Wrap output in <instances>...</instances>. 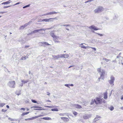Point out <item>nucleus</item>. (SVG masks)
Returning a JSON list of instances; mask_svg holds the SVG:
<instances>
[{"instance_id": "1", "label": "nucleus", "mask_w": 123, "mask_h": 123, "mask_svg": "<svg viewBox=\"0 0 123 123\" xmlns=\"http://www.w3.org/2000/svg\"><path fill=\"white\" fill-rule=\"evenodd\" d=\"M97 71L98 73L100 75V78H98V79L100 80V78L103 79L104 78V75L105 74V72L104 70L101 69L100 68H98L97 69Z\"/></svg>"}, {"instance_id": "2", "label": "nucleus", "mask_w": 123, "mask_h": 123, "mask_svg": "<svg viewBox=\"0 0 123 123\" xmlns=\"http://www.w3.org/2000/svg\"><path fill=\"white\" fill-rule=\"evenodd\" d=\"M15 82L14 81H10L7 83L8 86L10 88H14L15 87Z\"/></svg>"}, {"instance_id": "3", "label": "nucleus", "mask_w": 123, "mask_h": 123, "mask_svg": "<svg viewBox=\"0 0 123 123\" xmlns=\"http://www.w3.org/2000/svg\"><path fill=\"white\" fill-rule=\"evenodd\" d=\"M47 29L45 28L41 29H39L36 30L31 32V34L35 33L41 31H45Z\"/></svg>"}, {"instance_id": "4", "label": "nucleus", "mask_w": 123, "mask_h": 123, "mask_svg": "<svg viewBox=\"0 0 123 123\" xmlns=\"http://www.w3.org/2000/svg\"><path fill=\"white\" fill-rule=\"evenodd\" d=\"M121 54L120 53L119 55L117 56V58H119V63L123 65V58L122 57L120 56Z\"/></svg>"}, {"instance_id": "5", "label": "nucleus", "mask_w": 123, "mask_h": 123, "mask_svg": "<svg viewBox=\"0 0 123 123\" xmlns=\"http://www.w3.org/2000/svg\"><path fill=\"white\" fill-rule=\"evenodd\" d=\"M111 79L109 80V82L111 85H114L113 83L115 80V77L113 76H111Z\"/></svg>"}, {"instance_id": "6", "label": "nucleus", "mask_w": 123, "mask_h": 123, "mask_svg": "<svg viewBox=\"0 0 123 123\" xmlns=\"http://www.w3.org/2000/svg\"><path fill=\"white\" fill-rule=\"evenodd\" d=\"M96 101V104H101L102 102V99L99 98H96L95 99Z\"/></svg>"}, {"instance_id": "7", "label": "nucleus", "mask_w": 123, "mask_h": 123, "mask_svg": "<svg viewBox=\"0 0 123 123\" xmlns=\"http://www.w3.org/2000/svg\"><path fill=\"white\" fill-rule=\"evenodd\" d=\"M103 8H97L94 11L95 13H98L102 11L104 9Z\"/></svg>"}, {"instance_id": "8", "label": "nucleus", "mask_w": 123, "mask_h": 123, "mask_svg": "<svg viewBox=\"0 0 123 123\" xmlns=\"http://www.w3.org/2000/svg\"><path fill=\"white\" fill-rule=\"evenodd\" d=\"M89 28L92 31V30H94L96 31L99 30V29L97 28L95 26L92 25L91 26H90L89 27Z\"/></svg>"}, {"instance_id": "9", "label": "nucleus", "mask_w": 123, "mask_h": 123, "mask_svg": "<svg viewBox=\"0 0 123 123\" xmlns=\"http://www.w3.org/2000/svg\"><path fill=\"white\" fill-rule=\"evenodd\" d=\"M58 12H56L55 11L54 12H49L47 13L46 14H45L43 15H40V16H45L47 15H52L53 14H56L57 13H58Z\"/></svg>"}, {"instance_id": "10", "label": "nucleus", "mask_w": 123, "mask_h": 123, "mask_svg": "<svg viewBox=\"0 0 123 123\" xmlns=\"http://www.w3.org/2000/svg\"><path fill=\"white\" fill-rule=\"evenodd\" d=\"M61 54L58 55H53L52 57L54 59V60L58 59L59 58H61Z\"/></svg>"}, {"instance_id": "11", "label": "nucleus", "mask_w": 123, "mask_h": 123, "mask_svg": "<svg viewBox=\"0 0 123 123\" xmlns=\"http://www.w3.org/2000/svg\"><path fill=\"white\" fill-rule=\"evenodd\" d=\"M43 116L42 115H40L37 116H35L31 118H28V120H31L36 119L38 117H40Z\"/></svg>"}, {"instance_id": "12", "label": "nucleus", "mask_w": 123, "mask_h": 123, "mask_svg": "<svg viewBox=\"0 0 123 123\" xmlns=\"http://www.w3.org/2000/svg\"><path fill=\"white\" fill-rule=\"evenodd\" d=\"M61 58H67L69 56V55L67 54H61Z\"/></svg>"}, {"instance_id": "13", "label": "nucleus", "mask_w": 123, "mask_h": 123, "mask_svg": "<svg viewBox=\"0 0 123 123\" xmlns=\"http://www.w3.org/2000/svg\"><path fill=\"white\" fill-rule=\"evenodd\" d=\"M83 44H86L85 43H82L80 45V46L82 48H84V49H86L87 48L88 49L89 46L86 47L83 45Z\"/></svg>"}, {"instance_id": "14", "label": "nucleus", "mask_w": 123, "mask_h": 123, "mask_svg": "<svg viewBox=\"0 0 123 123\" xmlns=\"http://www.w3.org/2000/svg\"><path fill=\"white\" fill-rule=\"evenodd\" d=\"M61 118L64 122H68L69 121V119L66 117H62Z\"/></svg>"}, {"instance_id": "15", "label": "nucleus", "mask_w": 123, "mask_h": 123, "mask_svg": "<svg viewBox=\"0 0 123 123\" xmlns=\"http://www.w3.org/2000/svg\"><path fill=\"white\" fill-rule=\"evenodd\" d=\"M73 106L74 107L79 109H80L82 108V107L81 106L79 105L78 104H74L73 105Z\"/></svg>"}, {"instance_id": "16", "label": "nucleus", "mask_w": 123, "mask_h": 123, "mask_svg": "<svg viewBox=\"0 0 123 123\" xmlns=\"http://www.w3.org/2000/svg\"><path fill=\"white\" fill-rule=\"evenodd\" d=\"M90 115H85L83 116L84 118L85 119H88L90 118Z\"/></svg>"}, {"instance_id": "17", "label": "nucleus", "mask_w": 123, "mask_h": 123, "mask_svg": "<svg viewBox=\"0 0 123 123\" xmlns=\"http://www.w3.org/2000/svg\"><path fill=\"white\" fill-rule=\"evenodd\" d=\"M94 103H95L96 104V101L95 99H92L90 103V104L92 105Z\"/></svg>"}, {"instance_id": "18", "label": "nucleus", "mask_w": 123, "mask_h": 123, "mask_svg": "<svg viewBox=\"0 0 123 123\" xmlns=\"http://www.w3.org/2000/svg\"><path fill=\"white\" fill-rule=\"evenodd\" d=\"M100 118V116H97L96 117L94 120V121L95 122H96L97 121L99 120V119Z\"/></svg>"}, {"instance_id": "19", "label": "nucleus", "mask_w": 123, "mask_h": 123, "mask_svg": "<svg viewBox=\"0 0 123 123\" xmlns=\"http://www.w3.org/2000/svg\"><path fill=\"white\" fill-rule=\"evenodd\" d=\"M41 119H44L46 120H50L52 119L51 118L49 117H44L41 118Z\"/></svg>"}, {"instance_id": "20", "label": "nucleus", "mask_w": 123, "mask_h": 123, "mask_svg": "<svg viewBox=\"0 0 123 123\" xmlns=\"http://www.w3.org/2000/svg\"><path fill=\"white\" fill-rule=\"evenodd\" d=\"M94 0H88L87 1H86L85 2V3H87V4L88 5H90V2H91L93 1Z\"/></svg>"}, {"instance_id": "21", "label": "nucleus", "mask_w": 123, "mask_h": 123, "mask_svg": "<svg viewBox=\"0 0 123 123\" xmlns=\"http://www.w3.org/2000/svg\"><path fill=\"white\" fill-rule=\"evenodd\" d=\"M50 35L51 36H52L54 38L55 37H56V36L54 35L53 32H50Z\"/></svg>"}, {"instance_id": "22", "label": "nucleus", "mask_w": 123, "mask_h": 123, "mask_svg": "<svg viewBox=\"0 0 123 123\" xmlns=\"http://www.w3.org/2000/svg\"><path fill=\"white\" fill-rule=\"evenodd\" d=\"M51 19L47 18L43 19L42 20V21H45L46 22H49V20Z\"/></svg>"}, {"instance_id": "23", "label": "nucleus", "mask_w": 123, "mask_h": 123, "mask_svg": "<svg viewBox=\"0 0 123 123\" xmlns=\"http://www.w3.org/2000/svg\"><path fill=\"white\" fill-rule=\"evenodd\" d=\"M107 93L106 92H105L104 93V98L105 99H107Z\"/></svg>"}, {"instance_id": "24", "label": "nucleus", "mask_w": 123, "mask_h": 123, "mask_svg": "<svg viewBox=\"0 0 123 123\" xmlns=\"http://www.w3.org/2000/svg\"><path fill=\"white\" fill-rule=\"evenodd\" d=\"M27 24H25L24 25L21 26L20 27V29H23L25 28V27L27 25Z\"/></svg>"}, {"instance_id": "25", "label": "nucleus", "mask_w": 123, "mask_h": 123, "mask_svg": "<svg viewBox=\"0 0 123 123\" xmlns=\"http://www.w3.org/2000/svg\"><path fill=\"white\" fill-rule=\"evenodd\" d=\"M49 19H51L49 20V22H52L54 20V19H57V18H56L55 17L54 18H49Z\"/></svg>"}, {"instance_id": "26", "label": "nucleus", "mask_w": 123, "mask_h": 123, "mask_svg": "<svg viewBox=\"0 0 123 123\" xmlns=\"http://www.w3.org/2000/svg\"><path fill=\"white\" fill-rule=\"evenodd\" d=\"M8 119L9 120H10V121H17V119H12L10 117H9L8 118Z\"/></svg>"}, {"instance_id": "27", "label": "nucleus", "mask_w": 123, "mask_h": 123, "mask_svg": "<svg viewBox=\"0 0 123 123\" xmlns=\"http://www.w3.org/2000/svg\"><path fill=\"white\" fill-rule=\"evenodd\" d=\"M103 60H104V61H105V62H108L109 61H110L111 60L110 59H108L105 58H104L103 59Z\"/></svg>"}, {"instance_id": "28", "label": "nucleus", "mask_w": 123, "mask_h": 123, "mask_svg": "<svg viewBox=\"0 0 123 123\" xmlns=\"http://www.w3.org/2000/svg\"><path fill=\"white\" fill-rule=\"evenodd\" d=\"M21 82L25 84V83H27L28 82V80H21Z\"/></svg>"}, {"instance_id": "29", "label": "nucleus", "mask_w": 123, "mask_h": 123, "mask_svg": "<svg viewBox=\"0 0 123 123\" xmlns=\"http://www.w3.org/2000/svg\"><path fill=\"white\" fill-rule=\"evenodd\" d=\"M28 57H26L25 56L24 57V56H22V57L21 58V60H25L26 58H28Z\"/></svg>"}, {"instance_id": "30", "label": "nucleus", "mask_w": 123, "mask_h": 123, "mask_svg": "<svg viewBox=\"0 0 123 123\" xmlns=\"http://www.w3.org/2000/svg\"><path fill=\"white\" fill-rule=\"evenodd\" d=\"M29 112H28L24 113H23L22 114H21V115L22 116H24L25 115L28 114L29 113Z\"/></svg>"}, {"instance_id": "31", "label": "nucleus", "mask_w": 123, "mask_h": 123, "mask_svg": "<svg viewBox=\"0 0 123 123\" xmlns=\"http://www.w3.org/2000/svg\"><path fill=\"white\" fill-rule=\"evenodd\" d=\"M43 44H44V45H50L48 43L46 42H43Z\"/></svg>"}, {"instance_id": "32", "label": "nucleus", "mask_w": 123, "mask_h": 123, "mask_svg": "<svg viewBox=\"0 0 123 123\" xmlns=\"http://www.w3.org/2000/svg\"><path fill=\"white\" fill-rule=\"evenodd\" d=\"M51 110L52 111H58V110L57 108H55V109H51Z\"/></svg>"}, {"instance_id": "33", "label": "nucleus", "mask_w": 123, "mask_h": 123, "mask_svg": "<svg viewBox=\"0 0 123 123\" xmlns=\"http://www.w3.org/2000/svg\"><path fill=\"white\" fill-rule=\"evenodd\" d=\"M55 40L56 39H61V38L59 37H57L56 36V37L54 38Z\"/></svg>"}, {"instance_id": "34", "label": "nucleus", "mask_w": 123, "mask_h": 123, "mask_svg": "<svg viewBox=\"0 0 123 123\" xmlns=\"http://www.w3.org/2000/svg\"><path fill=\"white\" fill-rule=\"evenodd\" d=\"M43 42H39V45L40 46H43L44 45V44H43Z\"/></svg>"}, {"instance_id": "35", "label": "nucleus", "mask_w": 123, "mask_h": 123, "mask_svg": "<svg viewBox=\"0 0 123 123\" xmlns=\"http://www.w3.org/2000/svg\"><path fill=\"white\" fill-rule=\"evenodd\" d=\"M109 109L111 110V111H112L114 109V108L113 107V106H111L110 107H109Z\"/></svg>"}, {"instance_id": "36", "label": "nucleus", "mask_w": 123, "mask_h": 123, "mask_svg": "<svg viewBox=\"0 0 123 123\" xmlns=\"http://www.w3.org/2000/svg\"><path fill=\"white\" fill-rule=\"evenodd\" d=\"M5 105V104L2 103H0V106L1 107H3Z\"/></svg>"}, {"instance_id": "37", "label": "nucleus", "mask_w": 123, "mask_h": 123, "mask_svg": "<svg viewBox=\"0 0 123 123\" xmlns=\"http://www.w3.org/2000/svg\"><path fill=\"white\" fill-rule=\"evenodd\" d=\"M9 1H6V2H3V3H2L1 4H7L9 3Z\"/></svg>"}, {"instance_id": "38", "label": "nucleus", "mask_w": 123, "mask_h": 123, "mask_svg": "<svg viewBox=\"0 0 123 123\" xmlns=\"http://www.w3.org/2000/svg\"><path fill=\"white\" fill-rule=\"evenodd\" d=\"M30 4H29L27 5H26L24 7H23V8H26L28 7H29L30 6Z\"/></svg>"}, {"instance_id": "39", "label": "nucleus", "mask_w": 123, "mask_h": 123, "mask_svg": "<svg viewBox=\"0 0 123 123\" xmlns=\"http://www.w3.org/2000/svg\"><path fill=\"white\" fill-rule=\"evenodd\" d=\"M73 113L75 116H76L77 114V113L75 111H73Z\"/></svg>"}, {"instance_id": "40", "label": "nucleus", "mask_w": 123, "mask_h": 123, "mask_svg": "<svg viewBox=\"0 0 123 123\" xmlns=\"http://www.w3.org/2000/svg\"><path fill=\"white\" fill-rule=\"evenodd\" d=\"M91 48L93 49L94 51H96V48H93L91 47H89V48Z\"/></svg>"}, {"instance_id": "41", "label": "nucleus", "mask_w": 123, "mask_h": 123, "mask_svg": "<svg viewBox=\"0 0 123 123\" xmlns=\"http://www.w3.org/2000/svg\"><path fill=\"white\" fill-rule=\"evenodd\" d=\"M65 86L68 87L69 88L70 87L69 86H70V84H65L64 85Z\"/></svg>"}, {"instance_id": "42", "label": "nucleus", "mask_w": 123, "mask_h": 123, "mask_svg": "<svg viewBox=\"0 0 123 123\" xmlns=\"http://www.w3.org/2000/svg\"><path fill=\"white\" fill-rule=\"evenodd\" d=\"M59 114L60 116H63L65 115V113H60Z\"/></svg>"}, {"instance_id": "43", "label": "nucleus", "mask_w": 123, "mask_h": 123, "mask_svg": "<svg viewBox=\"0 0 123 123\" xmlns=\"http://www.w3.org/2000/svg\"><path fill=\"white\" fill-rule=\"evenodd\" d=\"M23 83H21L19 85V87H22L23 85Z\"/></svg>"}, {"instance_id": "44", "label": "nucleus", "mask_w": 123, "mask_h": 123, "mask_svg": "<svg viewBox=\"0 0 123 123\" xmlns=\"http://www.w3.org/2000/svg\"><path fill=\"white\" fill-rule=\"evenodd\" d=\"M31 101L33 103H38L36 101H35V100H32V99L31 100Z\"/></svg>"}, {"instance_id": "45", "label": "nucleus", "mask_w": 123, "mask_h": 123, "mask_svg": "<svg viewBox=\"0 0 123 123\" xmlns=\"http://www.w3.org/2000/svg\"><path fill=\"white\" fill-rule=\"evenodd\" d=\"M43 31H40L39 32V33L40 34H44V33L43 32Z\"/></svg>"}, {"instance_id": "46", "label": "nucleus", "mask_w": 123, "mask_h": 123, "mask_svg": "<svg viewBox=\"0 0 123 123\" xmlns=\"http://www.w3.org/2000/svg\"><path fill=\"white\" fill-rule=\"evenodd\" d=\"M7 12H0V14H3Z\"/></svg>"}, {"instance_id": "47", "label": "nucleus", "mask_w": 123, "mask_h": 123, "mask_svg": "<svg viewBox=\"0 0 123 123\" xmlns=\"http://www.w3.org/2000/svg\"><path fill=\"white\" fill-rule=\"evenodd\" d=\"M97 34L98 35H99L100 36H103V35L102 34H100V33H97Z\"/></svg>"}, {"instance_id": "48", "label": "nucleus", "mask_w": 123, "mask_h": 123, "mask_svg": "<svg viewBox=\"0 0 123 123\" xmlns=\"http://www.w3.org/2000/svg\"><path fill=\"white\" fill-rule=\"evenodd\" d=\"M2 111V112H5L7 111V110H5L4 109H2L1 110Z\"/></svg>"}, {"instance_id": "49", "label": "nucleus", "mask_w": 123, "mask_h": 123, "mask_svg": "<svg viewBox=\"0 0 123 123\" xmlns=\"http://www.w3.org/2000/svg\"><path fill=\"white\" fill-rule=\"evenodd\" d=\"M63 25L64 26H70V25Z\"/></svg>"}, {"instance_id": "50", "label": "nucleus", "mask_w": 123, "mask_h": 123, "mask_svg": "<svg viewBox=\"0 0 123 123\" xmlns=\"http://www.w3.org/2000/svg\"><path fill=\"white\" fill-rule=\"evenodd\" d=\"M46 107L48 108H53V106H45Z\"/></svg>"}, {"instance_id": "51", "label": "nucleus", "mask_w": 123, "mask_h": 123, "mask_svg": "<svg viewBox=\"0 0 123 123\" xmlns=\"http://www.w3.org/2000/svg\"><path fill=\"white\" fill-rule=\"evenodd\" d=\"M55 42L56 43H60V42L59 41L56 40H55Z\"/></svg>"}, {"instance_id": "52", "label": "nucleus", "mask_w": 123, "mask_h": 123, "mask_svg": "<svg viewBox=\"0 0 123 123\" xmlns=\"http://www.w3.org/2000/svg\"><path fill=\"white\" fill-rule=\"evenodd\" d=\"M50 93L49 92H47V95H50Z\"/></svg>"}, {"instance_id": "53", "label": "nucleus", "mask_w": 123, "mask_h": 123, "mask_svg": "<svg viewBox=\"0 0 123 123\" xmlns=\"http://www.w3.org/2000/svg\"><path fill=\"white\" fill-rule=\"evenodd\" d=\"M16 93L17 95H19L20 94V92H19L18 93Z\"/></svg>"}, {"instance_id": "54", "label": "nucleus", "mask_w": 123, "mask_h": 123, "mask_svg": "<svg viewBox=\"0 0 123 123\" xmlns=\"http://www.w3.org/2000/svg\"><path fill=\"white\" fill-rule=\"evenodd\" d=\"M46 101L47 102H51V101L49 100H47Z\"/></svg>"}, {"instance_id": "55", "label": "nucleus", "mask_w": 123, "mask_h": 123, "mask_svg": "<svg viewBox=\"0 0 123 123\" xmlns=\"http://www.w3.org/2000/svg\"><path fill=\"white\" fill-rule=\"evenodd\" d=\"M21 110H23L24 111L25 110V108H22L21 109Z\"/></svg>"}, {"instance_id": "56", "label": "nucleus", "mask_w": 123, "mask_h": 123, "mask_svg": "<svg viewBox=\"0 0 123 123\" xmlns=\"http://www.w3.org/2000/svg\"><path fill=\"white\" fill-rule=\"evenodd\" d=\"M121 100L123 99V96H121Z\"/></svg>"}, {"instance_id": "57", "label": "nucleus", "mask_w": 123, "mask_h": 123, "mask_svg": "<svg viewBox=\"0 0 123 123\" xmlns=\"http://www.w3.org/2000/svg\"><path fill=\"white\" fill-rule=\"evenodd\" d=\"M70 86H74V85L73 84H70Z\"/></svg>"}, {"instance_id": "58", "label": "nucleus", "mask_w": 123, "mask_h": 123, "mask_svg": "<svg viewBox=\"0 0 123 123\" xmlns=\"http://www.w3.org/2000/svg\"><path fill=\"white\" fill-rule=\"evenodd\" d=\"M35 110H41V109H35Z\"/></svg>"}, {"instance_id": "59", "label": "nucleus", "mask_w": 123, "mask_h": 123, "mask_svg": "<svg viewBox=\"0 0 123 123\" xmlns=\"http://www.w3.org/2000/svg\"><path fill=\"white\" fill-rule=\"evenodd\" d=\"M6 107L8 108H9V106L8 105H7L6 106Z\"/></svg>"}, {"instance_id": "60", "label": "nucleus", "mask_w": 123, "mask_h": 123, "mask_svg": "<svg viewBox=\"0 0 123 123\" xmlns=\"http://www.w3.org/2000/svg\"><path fill=\"white\" fill-rule=\"evenodd\" d=\"M116 62V60H114V61H112V62Z\"/></svg>"}, {"instance_id": "61", "label": "nucleus", "mask_w": 123, "mask_h": 123, "mask_svg": "<svg viewBox=\"0 0 123 123\" xmlns=\"http://www.w3.org/2000/svg\"><path fill=\"white\" fill-rule=\"evenodd\" d=\"M120 109L122 110H123V107H122L120 108Z\"/></svg>"}, {"instance_id": "62", "label": "nucleus", "mask_w": 123, "mask_h": 123, "mask_svg": "<svg viewBox=\"0 0 123 123\" xmlns=\"http://www.w3.org/2000/svg\"><path fill=\"white\" fill-rule=\"evenodd\" d=\"M19 3H20L19 2H18V3H16V4H15V5H17V4H19Z\"/></svg>"}, {"instance_id": "63", "label": "nucleus", "mask_w": 123, "mask_h": 123, "mask_svg": "<svg viewBox=\"0 0 123 123\" xmlns=\"http://www.w3.org/2000/svg\"><path fill=\"white\" fill-rule=\"evenodd\" d=\"M25 121L28 120V118L25 119Z\"/></svg>"}, {"instance_id": "64", "label": "nucleus", "mask_w": 123, "mask_h": 123, "mask_svg": "<svg viewBox=\"0 0 123 123\" xmlns=\"http://www.w3.org/2000/svg\"><path fill=\"white\" fill-rule=\"evenodd\" d=\"M66 29L67 30H68V31H69V29H68V28H66Z\"/></svg>"}]
</instances>
